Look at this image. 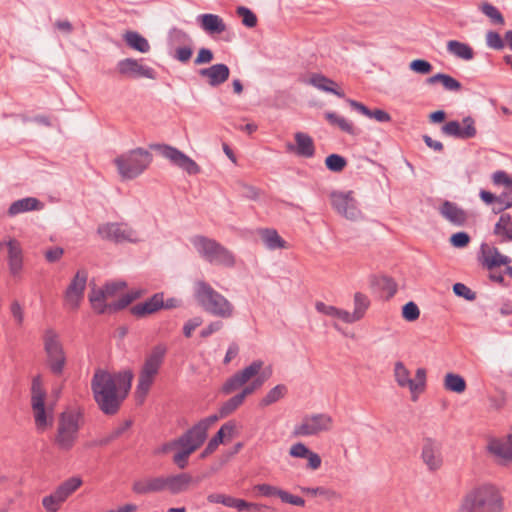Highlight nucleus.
Returning a JSON list of instances; mask_svg holds the SVG:
<instances>
[{
	"instance_id": "1",
	"label": "nucleus",
	"mask_w": 512,
	"mask_h": 512,
	"mask_svg": "<svg viewBox=\"0 0 512 512\" xmlns=\"http://www.w3.org/2000/svg\"><path fill=\"white\" fill-rule=\"evenodd\" d=\"M130 370L111 373L96 369L91 379V391L99 410L108 416L115 415L126 399L132 385Z\"/></svg>"
},
{
	"instance_id": "2",
	"label": "nucleus",
	"mask_w": 512,
	"mask_h": 512,
	"mask_svg": "<svg viewBox=\"0 0 512 512\" xmlns=\"http://www.w3.org/2000/svg\"><path fill=\"white\" fill-rule=\"evenodd\" d=\"M503 509L504 500L498 488L483 484L463 497L458 512H502Z\"/></svg>"
},
{
	"instance_id": "3",
	"label": "nucleus",
	"mask_w": 512,
	"mask_h": 512,
	"mask_svg": "<svg viewBox=\"0 0 512 512\" xmlns=\"http://www.w3.org/2000/svg\"><path fill=\"white\" fill-rule=\"evenodd\" d=\"M194 297L202 309L213 316L230 318L233 315L232 303L205 281L195 282Z\"/></svg>"
},
{
	"instance_id": "4",
	"label": "nucleus",
	"mask_w": 512,
	"mask_h": 512,
	"mask_svg": "<svg viewBox=\"0 0 512 512\" xmlns=\"http://www.w3.org/2000/svg\"><path fill=\"white\" fill-rule=\"evenodd\" d=\"M190 242L198 254L210 264L229 268L235 265L234 254L216 240L203 235H195Z\"/></svg>"
},
{
	"instance_id": "5",
	"label": "nucleus",
	"mask_w": 512,
	"mask_h": 512,
	"mask_svg": "<svg viewBox=\"0 0 512 512\" xmlns=\"http://www.w3.org/2000/svg\"><path fill=\"white\" fill-rule=\"evenodd\" d=\"M83 423V415L79 411L69 410L60 414L55 445L62 451H69L75 445L79 430Z\"/></svg>"
},
{
	"instance_id": "6",
	"label": "nucleus",
	"mask_w": 512,
	"mask_h": 512,
	"mask_svg": "<svg viewBox=\"0 0 512 512\" xmlns=\"http://www.w3.org/2000/svg\"><path fill=\"white\" fill-rule=\"evenodd\" d=\"M152 161V154L144 148H135L114 159L119 175L123 179H134L142 174Z\"/></svg>"
},
{
	"instance_id": "7",
	"label": "nucleus",
	"mask_w": 512,
	"mask_h": 512,
	"mask_svg": "<svg viewBox=\"0 0 512 512\" xmlns=\"http://www.w3.org/2000/svg\"><path fill=\"white\" fill-rule=\"evenodd\" d=\"M43 348L46 354V364L55 376L64 372L67 358L59 334L52 328H47L42 336Z\"/></svg>"
},
{
	"instance_id": "8",
	"label": "nucleus",
	"mask_w": 512,
	"mask_h": 512,
	"mask_svg": "<svg viewBox=\"0 0 512 512\" xmlns=\"http://www.w3.org/2000/svg\"><path fill=\"white\" fill-rule=\"evenodd\" d=\"M166 353L167 347L164 344H157L152 348L151 352L146 357L139 374L137 394L145 396L148 393L154 378L164 361Z\"/></svg>"
},
{
	"instance_id": "9",
	"label": "nucleus",
	"mask_w": 512,
	"mask_h": 512,
	"mask_svg": "<svg viewBox=\"0 0 512 512\" xmlns=\"http://www.w3.org/2000/svg\"><path fill=\"white\" fill-rule=\"evenodd\" d=\"M215 422H217L216 417H206L200 420L199 430H195V433L190 436V442L181 446L173 456V463L178 468H186L189 456L204 444L208 429Z\"/></svg>"
},
{
	"instance_id": "10",
	"label": "nucleus",
	"mask_w": 512,
	"mask_h": 512,
	"mask_svg": "<svg viewBox=\"0 0 512 512\" xmlns=\"http://www.w3.org/2000/svg\"><path fill=\"white\" fill-rule=\"evenodd\" d=\"M332 417L326 413L306 415L300 424L295 425L293 435L298 437L315 436L332 428Z\"/></svg>"
},
{
	"instance_id": "11",
	"label": "nucleus",
	"mask_w": 512,
	"mask_h": 512,
	"mask_svg": "<svg viewBox=\"0 0 512 512\" xmlns=\"http://www.w3.org/2000/svg\"><path fill=\"white\" fill-rule=\"evenodd\" d=\"M151 148L157 150L164 158L168 159L173 165L181 168L189 175H196L200 172L199 165L193 159L173 146L155 144L151 145Z\"/></svg>"
},
{
	"instance_id": "12",
	"label": "nucleus",
	"mask_w": 512,
	"mask_h": 512,
	"mask_svg": "<svg viewBox=\"0 0 512 512\" xmlns=\"http://www.w3.org/2000/svg\"><path fill=\"white\" fill-rule=\"evenodd\" d=\"M46 391L43 387L42 378L36 375L31 383V406L34 412L35 424L38 429H44L48 425L45 410Z\"/></svg>"
},
{
	"instance_id": "13",
	"label": "nucleus",
	"mask_w": 512,
	"mask_h": 512,
	"mask_svg": "<svg viewBox=\"0 0 512 512\" xmlns=\"http://www.w3.org/2000/svg\"><path fill=\"white\" fill-rule=\"evenodd\" d=\"M263 365L264 362L262 360H255L250 365L230 376L222 385V393L229 395L246 385L254 376L260 373Z\"/></svg>"
},
{
	"instance_id": "14",
	"label": "nucleus",
	"mask_w": 512,
	"mask_h": 512,
	"mask_svg": "<svg viewBox=\"0 0 512 512\" xmlns=\"http://www.w3.org/2000/svg\"><path fill=\"white\" fill-rule=\"evenodd\" d=\"M141 61L134 58L122 59L117 63V72L121 76L130 79L146 78L155 80L157 78L156 71L150 66L143 65Z\"/></svg>"
},
{
	"instance_id": "15",
	"label": "nucleus",
	"mask_w": 512,
	"mask_h": 512,
	"mask_svg": "<svg viewBox=\"0 0 512 512\" xmlns=\"http://www.w3.org/2000/svg\"><path fill=\"white\" fill-rule=\"evenodd\" d=\"M98 234L106 240L122 243L125 241L136 242L138 240L137 233L127 224L106 223L100 225L97 229Z\"/></svg>"
},
{
	"instance_id": "16",
	"label": "nucleus",
	"mask_w": 512,
	"mask_h": 512,
	"mask_svg": "<svg viewBox=\"0 0 512 512\" xmlns=\"http://www.w3.org/2000/svg\"><path fill=\"white\" fill-rule=\"evenodd\" d=\"M88 273L86 270H78L68 285L64 299L70 309L76 310L79 308L81 301L84 298V292L87 284Z\"/></svg>"
},
{
	"instance_id": "17",
	"label": "nucleus",
	"mask_w": 512,
	"mask_h": 512,
	"mask_svg": "<svg viewBox=\"0 0 512 512\" xmlns=\"http://www.w3.org/2000/svg\"><path fill=\"white\" fill-rule=\"evenodd\" d=\"M332 207L342 216L349 220H356L360 217L361 211L357 207L352 191H334L330 195Z\"/></svg>"
},
{
	"instance_id": "18",
	"label": "nucleus",
	"mask_w": 512,
	"mask_h": 512,
	"mask_svg": "<svg viewBox=\"0 0 512 512\" xmlns=\"http://www.w3.org/2000/svg\"><path fill=\"white\" fill-rule=\"evenodd\" d=\"M441 132L446 136L460 140L472 139L477 135L475 120L471 116L464 117L461 123L457 120L445 123L441 127Z\"/></svg>"
},
{
	"instance_id": "19",
	"label": "nucleus",
	"mask_w": 512,
	"mask_h": 512,
	"mask_svg": "<svg viewBox=\"0 0 512 512\" xmlns=\"http://www.w3.org/2000/svg\"><path fill=\"white\" fill-rule=\"evenodd\" d=\"M421 458L430 471L438 470L443 463L441 444L431 438L424 440Z\"/></svg>"
},
{
	"instance_id": "20",
	"label": "nucleus",
	"mask_w": 512,
	"mask_h": 512,
	"mask_svg": "<svg viewBox=\"0 0 512 512\" xmlns=\"http://www.w3.org/2000/svg\"><path fill=\"white\" fill-rule=\"evenodd\" d=\"M440 215L457 227H463L468 220V213L455 202L445 200L439 207Z\"/></svg>"
},
{
	"instance_id": "21",
	"label": "nucleus",
	"mask_w": 512,
	"mask_h": 512,
	"mask_svg": "<svg viewBox=\"0 0 512 512\" xmlns=\"http://www.w3.org/2000/svg\"><path fill=\"white\" fill-rule=\"evenodd\" d=\"M164 293L158 292L142 303H138L130 308V313L137 318H144L163 309Z\"/></svg>"
},
{
	"instance_id": "22",
	"label": "nucleus",
	"mask_w": 512,
	"mask_h": 512,
	"mask_svg": "<svg viewBox=\"0 0 512 512\" xmlns=\"http://www.w3.org/2000/svg\"><path fill=\"white\" fill-rule=\"evenodd\" d=\"M197 73L200 77L207 78L211 87H217L228 80L230 69L226 64L218 63L207 68H201Z\"/></svg>"
},
{
	"instance_id": "23",
	"label": "nucleus",
	"mask_w": 512,
	"mask_h": 512,
	"mask_svg": "<svg viewBox=\"0 0 512 512\" xmlns=\"http://www.w3.org/2000/svg\"><path fill=\"white\" fill-rule=\"evenodd\" d=\"M166 490V476L148 477L134 481L132 491L139 495L160 493Z\"/></svg>"
},
{
	"instance_id": "24",
	"label": "nucleus",
	"mask_w": 512,
	"mask_h": 512,
	"mask_svg": "<svg viewBox=\"0 0 512 512\" xmlns=\"http://www.w3.org/2000/svg\"><path fill=\"white\" fill-rule=\"evenodd\" d=\"M199 480H194L191 474L182 472L175 475L166 476V490L172 495L181 494L188 491L190 486Z\"/></svg>"
},
{
	"instance_id": "25",
	"label": "nucleus",
	"mask_w": 512,
	"mask_h": 512,
	"mask_svg": "<svg viewBox=\"0 0 512 512\" xmlns=\"http://www.w3.org/2000/svg\"><path fill=\"white\" fill-rule=\"evenodd\" d=\"M296 144L289 143L287 149L295 152L298 156L311 158L315 154V146L311 136L303 132L295 134Z\"/></svg>"
},
{
	"instance_id": "26",
	"label": "nucleus",
	"mask_w": 512,
	"mask_h": 512,
	"mask_svg": "<svg viewBox=\"0 0 512 512\" xmlns=\"http://www.w3.org/2000/svg\"><path fill=\"white\" fill-rule=\"evenodd\" d=\"M8 249V267L13 276L20 274L23 268V251L19 241L9 239L6 243Z\"/></svg>"
},
{
	"instance_id": "27",
	"label": "nucleus",
	"mask_w": 512,
	"mask_h": 512,
	"mask_svg": "<svg viewBox=\"0 0 512 512\" xmlns=\"http://www.w3.org/2000/svg\"><path fill=\"white\" fill-rule=\"evenodd\" d=\"M305 83L317 88L318 90L334 94L339 98L345 97L344 92L336 88L337 83L321 73H313Z\"/></svg>"
},
{
	"instance_id": "28",
	"label": "nucleus",
	"mask_w": 512,
	"mask_h": 512,
	"mask_svg": "<svg viewBox=\"0 0 512 512\" xmlns=\"http://www.w3.org/2000/svg\"><path fill=\"white\" fill-rule=\"evenodd\" d=\"M236 424L234 421H228L224 423L221 428L217 431V433L209 440L205 449L201 453V458H204L210 454H212L217 447L223 443V439L225 435H232L235 431Z\"/></svg>"
},
{
	"instance_id": "29",
	"label": "nucleus",
	"mask_w": 512,
	"mask_h": 512,
	"mask_svg": "<svg viewBox=\"0 0 512 512\" xmlns=\"http://www.w3.org/2000/svg\"><path fill=\"white\" fill-rule=\"evenodd\" d=\"M197 20L201 28L208 34H221L226 30L223 19L216 14H201Z\"/></svg>"
},
{
	"instance_id": "30",
	"label": "nucleus",
	"mask_w": 512,
	"mask_h": 512,
	"mask_svg": "<svg viewBox=\"0 0 512 512\" xmlns=\"http://www.w3.org/2000/svg\"><path fill=\"white\" fill-rule=\"evenodd\" d=\"M42 208L43 203L40 200L34 197H26L12 202L7 213L10 217H14L20 213L41 210Z\"/></svg>"
},
{
	"instance_id": "31",
	"label": "nucleus",
	"mask_w": 512,
	"mask_h": 512,
	"mask_svg": "<svg viewBox=\"0 0 512 512\" xmlns=\"http://www.w3.org/2000/svg\"><path fill=\"white\" fill-rule=\"evenodd\" d=\"M493 234L499 238V243L512 242V216L502 213L494 225Z\"/></svg>"
},
{
	"instance_id": "32",
	"label": "nucleus",
	"mask_w": 512,
	"mask_h": 512,
	"mask_svg": "<svg viewBox=\"0 0 512 512\" xmlns=\"http://www.w3.org/2000/svg\"><path fill=\"white\" fill-rule=\"evenodd\" d=\"M107 296L105 295V291L102 289H92L89 294V301L91 303L92 309L98 314H112L117 312L118 310H114L113 302L106 303Z\"/></svg>"
},
{
	"instance_id": "33",
	"label": "nucleus",
	"mask_w": 512,
	"mask_h": 512,
	"mask_svg": "<svg viewBox=\"0 0 512 512\" xmlns=\"http://www.w3.org/2000/svg\"><path fill=\"white\" fill-rule=\"evenodd\" d=\"M489 451L495 456L512 461V434L508 435L506 439H494L488 445Z\"/></svg>"
},
{
	"instance_id": "34",
	"label": "nucleus",
	"mask_w": 512,
	"mask_h": 512,
	"mask_svg": "<svg viewBox=\"0 0 512 512\" xmlns=\"http://www.w3.org/2000/svg\"><path fill=\"white\" fill-rule=\"evenodd\" d=\"M265 247L269 250L286 248V241L278 234L275 229L263 228L258 231Z\"/></svg>"
},
{
	"instance_id": "35",
	"label": "nucleus",
	"mask_w": 512,
	"mask_h": 512,
	"mask_svg": "<svg viewBox=\"0 0 512 512\" xmlns=\"http://www.w3.org/2000/svg\"><path fill=\"white\" fill-rule=\"evenodd\" d=\"M199 426L200 421L194 424L190 429H188L178 438L168 441L161 445V447L158 448L157 453L166 454L176 448L184 446L186 443L190 442V436L195 433V430H199Z\"/></svg>"
},
{
	"instance_id": "36",
	"label": "nucleus",
	"mask_w": 512,
	"mask_h": 512,
	"mask_svg": "<svg viewBox=\"0 0 512 512\" xmlns=\"http://www.w3.org/2000/svg\"><path fill=\"white\" fill-rule=\"evenodd\" d=\"M394 377L400 387H408L412 393L416 392L415 380L410 378L409 370L401 361L395 363Z\"/></svg>"
},
{
	"instance_id": "37",
	"label": "nucleus",
	"mask_w": 512,
	"mask_h": 512,
	"mask_svg": "<svg viewBox=\"0 0 512 512\" xmlns=\"http://www.w3.org/2000/svg\"><path fill=\"white\" fill-rule=\"evenodd\" d=\"M123 38L130 48L140 53H147L150 51V44L148 40L136 31H127L123 35Z\"/></svg>"
},
{
	"instance_id": "38",
	"label": "nucleus",
	"mask_w": 512,
	"mask_h": 512,
	"mask_svg": "<svg viewBox=\"0 0 512 512\" xmlns=\"http://www.w3.org/2000/svg\"><path fill=\"white\" fill-rule=\"evenodd\" d=\"M81 485L82 480L79 477H71L62 482L54 492L58 499L64 503Z\"/></svg>"
},
{
	"instance_id": "39",
	"label": "nucleus",
	"mask_w": 512,
	"mask_h": 512,
	"mask_svg": "<svg viewBox=\"0 0 512 512\" xmlns=\"http://www.w3.org/2000/svg\"><path fill=\"white\" fill-rule=\"evenodd\" d=\"M447 51L457 58L463 60H471L474 57L472 47L458 40H450L447 42Z\"/></svg>"
},
{
	"instance_id": "40",
	"label": "nucleus",
	"mask_w": 512,
	"mask_h": 512,
	"mask_svg": "<svg viewBox=\"0 0 512 512\" xmlns=\"http://www.w3.org/2000/svg\"><path fill=\"white\" fill-rule=\"evenodd\" d=\"M325 119L329 122L330 125L337 126L341 131L349 135H357V130L353 123L348 121L343 116H340L333 111H327L325 112Z\"/></svg>"
},
{
	"instance_id": "41",
	"label": "nucleus",
	"mask_w": 512,
	"mask_h": 512,
	"mask_svg": "<svg viewBox=\"0 0 512 512\" xmlns=\"http://www.w3.org/2000/svg\"><path fill=\"white\" fill-rule=\"evenodd\" d=\"M245 398L240 394L232 396L230 399L225 401L219 408L218 414L210 415L209 417H216L217 421L220 418H225L237 410L244 402Z\"/></svg>"
},
{
	"instance_id": "42",
	"label": "nucleus",
	"mask_w": 512,
	"mask_h": 512,
	"mask_svg": "<svg viewBox=\"0 0 512 512\" xmlns=\"http://www.w3.org/2000/svg\"><path fill=\"white\" fill-rule=\"evenodd\" d=\"M167 40L170 48L193 44L192 37L187 32L177 27H172L168 31Z\"/></svg>"
},
{
	"instance_id": "43",
	"label": "nucleus",
	"mask_w": 512,
	"mask_h": 512,
	"mask_svg": "<svg viewBox=\"0 0 512 512\" xmlns=\"http://www.w3.org/2000/svg\"><path fill=\"white\" fill-rule=\"evenodd\" d=\"M315 308H316L317 312H319V313H322L324 315H327V316H330L333 318L340 319L344 323H351L350 312H348L346 310L339 309L335 306L326 305L325 303L320 302V301L316 302Z\"/></svg>"
},
{
	"instance_id": "44",
	"label": "nucleus",
	"mask_w": 512,
	"mask_h": 512,
	"mask_svg": "<svg viewBox=\"0 0 512 512\" xmlns=\"http://www.w3.org/2000/svg\"><path fill=\"white\" fill-rule=\"evenodd\" d=\"M427 84H435L440 82L448 91H459L462 88L461 83L452 76L444 73L435 74L426 79Z\"/></svg>"
},
{
	"instance_id": "45",
	"label": "nucleus",
	"mask_w": 512,
	"mask_h": 512,
	"mask_svg": "<svg viewBox=\"0 0 512 512\" xmlns=\"http://www.w3.org/2000/svg\"><path fill=\"white\" fill-rule=\"evenodd\" d=\"M370 305V301L368 297L360 292L355 293L354 295V311L350 313L351 323L359 321L363 318L366 310Z\"/></svg>"
},
{
	"instance_id": "46",
	"label": "nucleus",
	"mask_w": 512,
	"mask_h": 512,
	"mask_svg": "<svg viewBox=\"0 0 512 512\" xmlns=\"http://www.w3.org/2000/svg\"><path fill=\"white\" fill-rule=\"evenodd\" d=\"M288 392V388L284 384H278L272 389H270L267 394L260 400V407L270 406L280 399H282Z\"/></svg>"
},
{
	"instance_id": "47",
	"label": "nucleus",
	"mask_w": 512,
	"mask_h": 512,
	"mask_svg": "<svg viewBox=\"0 0 512 512\" xmlns=\"http://www.w3.org/2000/svg\"><path fill=\"white\" fill-rule=\"evenodd\" d=\"M444 387L446 390L455 392V393H463L466 389L465 379L454 373H448L445 376Z\"/></svg>"
},
{
	"instance_id": "48",
	"label": "nucleus",
	"mask_w": 512,
	"mask_h": 512,
	"mask_svg": "<svg viewBox=\"0 0 512 512\" xmlns=\"http://www.w3.org/2000/svg\"><path fill=\"white\" fill-rule=\"evenodd\" d=\"M491 252L492 256L485 257L483 262V265L489 270H492L501 265H508L512 261L509 256L501 254L498 248L496 247H493Z\"/></svg>"
},
{
	"instance_id": "49",
	"label": "nucleus",
	"mask_w": 512,
	"mask_h": 512,
	"mask_svg": "<svg viewBox=\"0 0 512 512\" xmlns=\"http://www.w3.org/2000/svg\"><path fill=\"white\" fill-rule=\"evenodd\" d=\"M479 9L481 10V12L484 15H486L488 18H490L491 21L494 24H497V25H503L504 24V17H503V15L492 4H490L488 2H484V3L481 4Z\"/></svg>"
},
{
	"instance_id": "50",
	"label": "nucleus",
	"mask_w": 512,
	"mask_h": 512,
	"mask_svg": "<svg viewBox=\"0 0 512 512\" xmlns=\"http://www.w3.org/2000/svg\"><path fill=\"white\" fill-rule=\"evenodd\" d=\"M170 55L181 63H187L193 55V44L170 48Z\"/></svg>"
},
{
	"instance_id": "51",
	"label": "nucleus",
	"mask_w": 512,
	"mask_h": 512,
	"mask_svg": "<svg viewBox=\"0 0 512 512\" xmlns=\"http://www.w3.org/2000/svg\"><path fill=\"white\" fill-rule=\"evenodd\" d=\"M325 165L332 172H341L347 166V160L339 154H330L325 159Z\"/></svg>"
},
{
	"instance_id": "52",
	"label": "nucleus",
	"mask_w": 512,
	"mask_h": 512,
	"mask_svg": "<svg viewBox=\"0 0 512 512\" xmlns=\"http://www.w3.org/2000/svg\"><path fill=\"white\" fill-rule=\"evenodd\" d=\"M497 204L499 210L493 208V212L496 214L512 207V186L504 188V191L497 196Z\"/></svg>"
},
{
	"instance_id": "53",
	"label": "nucleus",
	"mask_w": 512,
	"mask_h": 512,
	"mask_svg": "<svg viewBox=\"0 0 512 512\" xmlns=\"http://www.w3.org/2000/svg\"><path fill=\"white\" fill-rule=\"evenodd\" d=\"M254 491L258 492L261 496L264 497H278L280 499L284 493L283 489L266 483L255 485Z\"/></svg>"
},
{
	"instance_id": "54",
	"label": "nucleus",
	"mask_w": 512,
	"mask_h": 512,
	"mask_svg": "<svg viewBox=\"0 0 512 512\" xmlns=\"http://www.w3.org/2000/svg\"><path fill=\"white\" fill-rule=\"evenodd\" d=\"M236 14L241 17L244 26L253 28L257 25V16L249 8L239 6L236 9Z\"/></svg>"
},
{
	"instance_id": "55",
	"label": "nucleus",
	"mask_w": 512,
	"mask_h": 512,
	"mask_svg": "<svg viewBox=\"0 0 512 512\" xmlns=\"http://www.w3.org/2000/svg\"><path fill=\"white\" fill-rule=\"evenodd\" d=\"M142 296L141 290H134L129 293H126L122 297H120L117 301L113 302V308L114 310H122L126 308L130 303H132L134 300L140 298Z\"/></svg>"
},
{
	"instance_id": "56",
	"label": "nucleus",
	"mask_w": 512,
	"mask_h": 512,
	"mask_svg": "<svg viewBox=\"0 0 512 512\" xmlns=\"http://www.w3.org/2000/svg\"><path fill=\"white\" fill-rule=\"evenodd\" d=\"M253 380L245 385L243 389L239 392L244 398L253 394L256 390H258L265 383L267 377L264 375L257 374L252 378Z\"/></svg>"
},
{
	"instance_id": "57",
	"label": "nucleus",
	"mask_w": 512,
	"mask_h": 512,
	"mask_svg": "<svg viewBox=\"0 0 512 512\" xmlns=\"http://www.w3.org/2000/svg\"><path fill=\"white\" fill-rule=\"evenodd\" d=\"M63 502L58 499L55 492L43 497L42 506L47 512H58Z\"/></svg>"
},
{
	"instance_id": "58",
	"label": "nucleus",
	"mask_w": 512,
	"mask_h": 512,
	"mask_svg": "<svg viewBox=\"0 0 512 512\" xmlns=\"http://www.w3.org/2000/svg\"><path fill=\"white\" fill-rule=\"evenodd\" d=\"M419 316H420V310H419L418 306L413 301L407 302L402 307V317L406 321L413 322V321L417 320L419 318Z\"/></svg>"
},
{
	"instance_id": "59",
	"label": "nucleus",
	"mask_w": 512,
	"mask_h": 512,
	"mask_svg": "<svg viewBox=\"0 0 512 512\" xmlns=\"http://www.w3.org/2000/svg\"><path fill=\"white\" fill-rule=\"evenodd\" d=\"M376 284L386 292L388 297H393L397 292V284L395 281L387 276L380 277Z\"/></svg>"
},
{
	"instance_id": "60",
	"label": "nucleus",
	"mask_w": 512,
	"mask_h": 512,
	"mask_svg": "<svg viewBox=\"0 0 512 512\" xmlns=\"http://www.w3.org/2000/svg\"><path fill=\"white\" fill-rule=\"evenodd\" d=\"M453 292L456 296L462 297L468 301L476 299V293L463 283H455L453 285Z\"/></svg>"
},
{
	"instance_id": "61",
	"label": "nucleus",
	"mask_w": 512,
	"mask_h": 512,
	"mask_svg": "<svg viewBox=\"0 0 512 512\" xmlns=\"http://www.w3.org/2000/svg\"><path fill=\"white\" fill-rule=\"evenodd\" d=\"M409 68L419 74H428L432 71L433 66L424 59H415L409 64Z\"/></svg>"
},
{
	"instance_id": "62",
	"label": "nucleus",
	"mask_w": 512,
	"mask_h": 512,
	"mask_svg": "<svg viewBox=\"0 0 512 512\" xmlns=\"http://www.w3.org/2000/svg\"><path fill=\"white\" fill-rule=\"evenodd\" d=\"M470 236L466 232H456L450 237V243L456 248H463L470 242Z\"/></svg>"
},
{
	"instance_id": "63",
	"label": "nucleus",
	"mask_w": 512,
	"mask_h": 512,
	"mask_svg": "<svg viewBox=\"0 0 512 512\" xmlns=\"http://www.w3.org/2000/svg\"><path fill=\"white\" fill-rule=\"evenodd\" d=\"M487 45L493 49L501 50L504 47V41L501 36L494 31H489L486 35Z\"/></svg>"
},
{
	"instance_id": "64",
	"label": "nucleus",
	"mask_w": 512,
	"mask_h": 512,
	"mask_svg": "<svg viewBox=\"0 0 512 512\" xmlns=\"http://www.w3.org/2000/svg\"><path fill=\"white\" fill-rule=\"evenodd\" d=\"M492 179L495 185H503L505 188L512 186V178H510L505 171H496L493 174Z\"/></svg>"
}]
</instances>
